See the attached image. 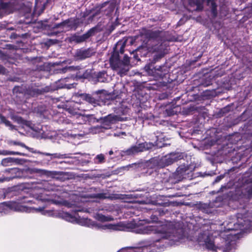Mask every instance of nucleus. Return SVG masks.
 Wrapping results in <instances>:
<instances>
[{
    "instance_id": "f257e3e1",
    "label": "nucleus",
    "mask_w": 252,
    "mask_h": 252,
    "mask_svg": "<svg viewBox=\"0 0 252 252\" xmlns=\"http://www.w3.org/2000/svg\"><path fill=\"white\" fill-rule=\"evenodd\" d=\"M158 218L152 216L151 220H139L130 222L125 226L123 223L98 225L94 223L92 227L116 231H130L141 234H154L152 240L139 242L136 247L122 249L118 252H161L168 246L177 244L182 235L174 228L172 223L161 224Z\"/></svg>"
},
{
    "instance_id": "f03ea898",
    "label": "nucleus",
    "mask_w": 252,
    "mask_h": 252,
    "mask_svg": "<svg viewBox=\"0 0 252 252\" xmlns=\"http://www.w3.org/2000/svg\"><path fill=\"white\" fill-rule=\"evenodd\" d=\"M230 220L224 232L220 233V236L223 239L222 243L224 245L216 246L214 238L208 232L198 236L197 240L199 244L204 246L208 250L215 252H229L232 249H235L238 233L233 231L252 229V214L250 213L244 216L238 214Z\"/></svg>"
},
{
    "instance_id": "7ed1b4c3",
    "label": "nucleus",
    "mask_w": 252,
    "mask_h": 252,
    "mask_svg": "<svg viewBox=\"0 0 252 252\" xmlns=\"http://www.w3.org/2000/svg\"><path fill=\"white\" fill-rule=\"evenodd\" d=\"M31 210V212L34 210L35 212H39L42 215L49 217H59L65 220L71 222L72 223H76L82 226H86L88 227H91L94 225V222L92 221L91 220L81 218L78 216H74L71 214L64 212L59 213L55 212L51 210H45L44 208L39 207L38 208H29Z\"/></svg>"
},
{
    "instance_id": "20e7f679",
    "label": "nucleus",
    "mask_w": 252,
    "mask_h": 252,
    "mask_svg": "<svg viewBox=\"0 0 252 252\" xmlns=\"http://www.w3.org/2000/svg\"><path fill=\"white\" fill-rule=\"evenodd\" d=\"M10 210L18 212H31L29 207L15 202H3L0 204V215L7 214Z\"/></svg>"
},
{
    "instance_id": "39448f33",
    "label": "nucleus",
    "mask_w": 252,
    "mask_h": 252,
    "mask_svg": "<svg viewBox=\"0 0 252 252\" xmlns=\"http://www.w3.org/2000/svg\"><path fill=\"white\" fill-rule=\"evenodd\" d=\"M152 146L153 145L151 143L145 142L131 146L130 148L126 150L121 151L120 152L116 151L115 153H119L121 157L123 158L126 156H132L139 152L151 149Z\"/></svg>"
},
{
    "instance_id": "423d86ee",
    "label": "nucleus",
    "mask_w": 252,
    "mask_h": 252,
    "mask_svg": "<svg viewBox=\"0 0 252 252\" xmlns=\"http://www.w3.org/2000/svg\"><path fill=\"white\" fill-rule=\"evenodd\" d=\"M110 64L112 67L117 70L121 76L125 75L129 70V65H127L121 62L119 59L117 54L113 55L110 59Z\"/></svg>"
},
{
    "instance_id": "0eeeda50",
    "label": "nucleus",
    "mask_w": 252,
    "mask_h": 252,
    "mask_svg": "<svg viewBox=\"0 0 252 252\" xmlns=\"http://www.w3.org/2000/svg\"><path fill=\"white\" fill-rule=\"evenodd\" d=\"M174 176L176 182H180L183 179H190L192 177L191 169L188 166L182 165L177 169Z\"/></svg>"
},
{
    "instance_id": "6e6552de",
    "label": "nucleus",
    "mask_w": 252,
    "mask_h": 252,
    "mask_svg": "<svg viewBox=\"0 0 252 252\" xmlns=\"http://www.w3.org/2000/svg\"><path fill=\"white\" fill-rule=\"evenodd\" d=\"M183 155L182 153H172L162 157L160 162L163 166H168L173 162L182 159Z\"/></svg>"
},
{
    "instance_id": "1a4fd4ad",
    "label": "nucleus",
    "mask_w": 252,
    "mask_h": 252,
    "mask_svg": "<svg viewBox=\"0 0 252 252\" xmlns=\"http://www.w3.org/2000/svg\"><path fill=\"white\" fill-rule=\"evenodd\" d=\"M78 25L79 22L78 20L70 19L56 25V28H61L62 32H65L71 29L75 30L78 26Z\"/></svg>"
},
{
    "instance_id": "9d476101",
    "label": "nucleus",
    "mask_w": 252,
    "mask_h": 252,
    "mask_svg": "<svg viewBox=\"0 0 252 252\" xmlns=\"http://www.w3.org/2000/svg\"><path fill=\"white\" fill-rule=\"evenodd\" d=\"M96 31V28H92L87 32L82 35H74L71 36L70 38V40L72 42H75L77 43L84 42L90 36L94 35Z\"/></svg>"
},
{
    "instance_id": "9b49d317",
    "label": "nucleus",
    "mask_w": 252,
    "mask_h": 252,
    "mask_svg": "<svg viewBox=\"0 0 252 252\" xmlns=\"http://www.w3.org/2000/svg\"><path fill=\"white\" fill-rule=\"evenodd\" d=\"M95 53V51L93 48L80 49L76 51L75 57L77 60H82L92 56Z\"/></svg>"
},
{
    "instance_id": "f8f14e48",
    "label": "nucleus",
    "mask_w": 252,
    "mask_h": 252,
    "mask_svg": "<svg viewBox=\"0 0 252 252\" xmlns=\"http://www.w3.org/2000/svg\"><path fill=\"white\" fill-rule=\"evenodd\" d=\"M164 66H156L148 71V73L156 78H162L167 72Z\"/></svg>"
},
{
    "instance_id": "ddd939ff",
    "label": "nucleus",
    "mask_w": 252,
    "mask_h": 252,
    "mask_svg": "<svg viewBox=\"0 0 252 252\" xmlns=\"http://www.w3.org/2000/svg\"><path fill=\"white\" fill-rule=\"evenodd\" d=\"M167 48L166 42H164L153 47L151 50L154 52H157V54L156 56L157 58H160L167 53Z\"/></svg>"
},
{
    "instance_id": "4468645a",
    "label": "nucleus",
    "mask_w": 252,
    "mask_h": 252,
    "mask_svg": "<svg viewBox=\"0 0 252 252\" xmlns=\"http://www.w3.org/2000/svg\"><path fill=\"white\" fill-rule=\"evenodd\" d=\"M140 35L141 37L148 39V42H150V43H154L155 40H157L158 33L156 32L143 29L142 30Z\"/></svg>"
},
{
    "instance_id": "2eb2a0df",
    "label": "nucleus",
    "mask_w": 252,
    "mask_h": 252,
    "mask_svg": "<svg viewBox=\"0 0 252 252\" xmlns=\"http://www.w3.org/2000/svg\"><path fill=\"white\" fill-rule=\"evenodd\" d=\"M115 4L113 2H105L99 7V12L104 15H109L114 10Z\"/></svg>"
},
{
    "instance_id": "dca6fc26",
    "label": "nucleus",
    "mask_w": 252,
    "mask_h": 252,
    "mask_svg": "<svg viewBox=\"0 0 252 252\" xmlns=\"http://www.w3.org/2000/svg\"><path fill=\"white\" fill-rule=\"evenodd\" d=\"M60 82L62 84L61 88L71 89L75 87L74 78L73 77L65 78L60 80Z\"/></svg>"
},
{
    "instance_id": "f3484780",
    "label": "nucleus",
    "mask_w": 252,
    "mask_h": 252,
    "mask_svg": "<svg viewBox=\"0 0 252 252\" xmlns=\"http://www.w3.org/2000/svg\"><path fill=\"white\" fill-rule=\"evenodd\" d=\"M80 104L77 102H71L68 105V108L67 109V111L69 113L72 115H75L79 114V111L80 110H83L79 106Z\"/></svg>"
},
{
    "instance_id": "a211bd4d",
    "label": "nucleus",
    "mask_w": 252,
    "mask_h": 252,
    "mask_svg": "<svg viewBox=\"0 0 252 252\" xmlns=\"http://www.w3.org/2000/svg\"><path fill=\"white\" fill-rule=\"evenodd\" d=\"M49 91V88L46 87L44 89H39L38 88H32L27 91V94L32 96H37V95L42 94L44 92H47Z\"/></svg>"
},
{
    "instance_id": "6ab92c4d",
    "label": "nucleus",
    "mask_w": 252,
    "mask_h": 252,
    "mask_svg": "<svg viewBox=\"0 0 252 252\" xmlns=\"http://www.w3.org/2000/svg\"><path fill=\"white\" fill-rule=\"evenodd\" d=\"M43 194L39 196L38 197V199L39 200H41L43 201H51L53 203L56 204H62L63 205L67 206L68 207H69V204L67 203L66 201L63 200H56V199H51L49 197H44Z\"/></svg>"
},
{
    "instance_id": "aec40b11",
    "label": "nucleus",
    "mask_w": 252,
    "mask_h": 252,
    "mask_svg": "<svg viewBox=\"0 0 252 252\" xmlns=\"http://www.w3.org/2000/svg\"><path fill=\"white\" fill-rule=\"evenodd\" d=\"M198 208L200 211L206 214L212 213L213 211V207L210 203H200L198 205Z\"/></svg>"
},
{
    "instance_id": "412c9836",
    "label": "nucleus",
    "mask_w": 252,
    "mask_h": 252,
    "mask_svg": "<svg viewBox=\"0 0 252 252\" xmlns=\"http://www.w3.org/2000/svg\"><path fill=\"white\" fill-rule=\"evenodd\" d=\"M94 218L98 220V221H102V222H105V221H110L113 220V217L109 216H104L101 214H96L94 216Z\"/></svg>"
},
{
    "instance_id": "4be33fe9",
    "label": "nucleus",
    "mask_w": 252,
    "mask_h": 252,
    "mask_svg": "<svg viewBox=\"0 0 252 252\" xmlns=\"http://www.w3.org/2000/svg\"><path fill=\"white\" fill-rule=\"evenodd\" d=\"M189 4L191 5H195L196 6V10L200 11L203 9V3L204 0H196L194 1L193 0H187Z\"/></svg>"
},
{
    "instance_id": "5701e85b",
    "label": "nucleus",
    "mask_w": 252,
    "mask_h": 252,
    "mask_svg": "<svg viewBox=\"0 0 252 252\" xmlns=\"http://www.w3.org/2000/svg\"><path fill=\"white\" fill-rule=\"evenodd\" d=\"M118 120V117L114 115H109L107 117L104 118V123L108 124L107 125L109 126V124L110 123H114L115 121Z\"/></svg>"
},
{
    "instance_id": "b1692460",
    "label": "nucleus",
    "mask_w": 252,
    "mask_h": 252,
    "mask_svg": "<svg viewBox=\"0 0 252 252\" xmlns=\"http://www.w3.org/2000/svg\"><path fill=\"white\" fill-rule=\"evenodd\" d=\"M94 162L95 164H101L105 162L104 155L100 154L97 155L94 159Z\"/></svg>"
},
{
    "instance_id": "393cba45",
    "label": "nucleus",
    "mask_w": 252,
    "mask_h": 252,
    "mask_svg": "<svg viewBox=\"0 0 252 252\" xmlns=\"http://www.w3.org/2000/svg\"><path fill=\"white\" fill-rule=\"evenodd\" d=\"M81 97L91 104L93 105L96 104L95 99L89 94H82L81 95Z\"/></svg>"
},
{
    "instance_id": "a878e982",
    "label": "nucleus",
    "mask_w": 252,
    "mask_h": 252,
    "mask_svg": "<svg viewBox=\"0 0 252 252\" xmlns=\"http://www.w3.org/2000/svg\"><path fill=\"white\" fill-rule=\"evenodd\" d=\"M106 76L104 71L98 72L96 75L97 81L100 82H105L106 80Z\"/></svg>"
},
{
    "instance_id": "bb28decb",
    "label": "nucleus",
    "mask_w": 252,
    "mask_h": 252,
    "mask_svg": "<svg viewBox=\"0 0 252 252\" xmlns=\"http://www.w3.org/2000/svg\"><path fill=\"white\" fill-rule=\"evenodd\" d=\"M0 155H21L24 156V154H22L21 153L18 152H13V151H0Z\"/></svg>"
},
{
    "instance_id": "cd10ccee",
    "label": "nucleus",
    "mask_w": 252,
    "mask_h": 252,
    "mask_svg": "<svg viewBox=\"0 0 252 252\" xmlns=\"http://www.w3.org/2000/svg\"><path fill=\"white\" fill-rule=\"evenodd\" d=\"M0 119L1 121L7 126H9L10 129L12 130L15 128V126L12 125L9 121L7 120L6 118L3 116L0 115Z\"/></svg>"
},
{
    "instance_id": "c85d7f7f",
    "label": "nucleus",
    "mask_w": 252,
    "mask_h": 252,
    "mask_svg": "<svg viewBox=\"0 0 252 252\" xmlns=\"http://www.w3.org/2000/svg\"><path fill=\"white\" fill-rule=\"evenodd\" d=\"M33 170L34 172L41 173L42 174H47V175H53L54 174H53V173L54 172L48 171H47L45 170H42V169H38V168H34V169H33Z\"/></svg>"
},
{
    "instance_id": "c756f323",
    "label": "nucleus",
    "mask_w": 252,
    "mask_h": 252,
    "mask_svg": "<svg viewBox=\"0 0 252 252\" xmlns=\"http://www.w3.org/2000/svg\"><path fill=\"white\" fill-rule=\"evenodd\" d=\"M20 146L22 147H24V148H26V149L29 150L30 152L32 153H38V154H41V155H42V153H43V152H39V151H37L36 150H34L33 148H30V147H29L27 146L24 143H20Z\"/></svg>"
},
{
    "instance_id": "7c9ffc66",
    "label": "nucleus",
    "mask_w": 252,
    "mask_h": 252,
    "mask_svg": "<svg viewBox=\"0 0 252 252\" xmlns=\"http://www.w3.org/2000/svg\"><path fill=\"white\" fill-rule=\"evenodd\" d=\"M13 161V159L11 158H7L3 159L1 160V164L3 166H8L9 165V163H11Z\"/></svg>"
},
{
    "instance_id": "2f4dec72",
    "label": "nucleus",
    "mask_w": 252,
    "mask_h": 252,
    "mask_svg": "<svg viewBox=\"0 0 252 252\" xmlns=\"http://www.w3.org/2000/svg\"><path fill=\"white\" fill-rule=\"evenodd\" d=\"M246 189L247 190L248 195H252V179L250 182L248 184Z\"/></svg>"
},
{
    "instance_id": "473e14b6",
    "label": "nucleus",
    "mask_w": 252,
    "mask_h": 252,
    "mask_svg": "<svg viewBox=\"0 0 252 252\" xmlns=\"http://www.w3.org/2000/svg\"><path fill=\"white\" fill-rule=\"evenodd\" d=\"M96 196L100 199L109 198L110 196L105 193H100L96 195Z\"/></svg>"
},
{
    "instance_id": "72a5a7b5",
    "label": "nucleus",
    "mask_w": 252,
    "mask_h": 252,
    "mask_svg": "<svg viewBox=\"0 0 252 252\" xmlns=\"http://www.w3.org/2000/svg\"><path fill=\"white\" fill-rule=\"evenodd\" d=\"M18 177H19L18 176L15 175V176H13L10 177L1 178H0V182H2L4 181H8L13 178H18Z\"/></svg>"
},
{
    "instance_id": "f704fd0d",
    "label": "nucleus",
    "mask_w": 252,
    "mask_h": 252,
    "mask_svg": "<svg viewBox=\"0 0 252 252\" xmlns=\"http://www.w3.org/2000/svg\"><path fill=\"white\" fill-rule=\"evenodd\" d=\"M70 154H57V156L56 158L59 159H63V158H70Z\"/></svg>"
},
{
    "instance_id": "c9c22d12",
    "label": "nucleus",
    "mask_w": 252,
    "mask_h": 252,
    "mask_svg": "<svg viewBox=\"0 0 252 252\" xmlns=\"http://www.w3.org/2000/svg\"><path fill=\"white\" fill-rule=\"evenodd\" d=\"M57 154L58 153L50 154V153H42V155H45V156H50L51 159H52L53 158H56L57 156Z\"/></svg>"
},
{
    "instance_id": "e433bc0d",
    "label": "nucleus",
    "mask_w": 252,
    "mask_h": 252,
    "mask_svg": "<svg viewBox=\"0 0 252 252\" xmlns=\"http://www.w3.org/2000/svg\"><path fill=\"white\" fill-rule=\"evenodd\" d=\"M134 165H136L135 164H129L126 166H123L120 168V169L123 170H128L131 167H132Z\"/></svg>"
},
{
    "instance_id": "4c0bfd02",
    "label": "nucleus",
    "mask_w": 252,
    "mask_h": 252,
    "mask_svg": "<svg viewBox=\"0 0 252 252\" xmlns=\"http://www.w3.org/2000/svg\"><path fill=\"white\" fill-rule=\"evenodd\" d=\"M211 5H212V13L215 15L216 14V5L215 3L213 1H211Z\"/></svg>"
},
{
    "instance_id": "58836bf2",
    "label": "nucleus",
    "mask_w": 252,
    "mask_h": 252,
    "mask_svg": "<svg viewBox=\"0 0 252 252\" xmlns=\"http://www.w3.org/2000/svg\"><path fill=\"white\" fill-rule=\"evenodd\" d=\"M121 61L127 65H129V60L128 57L127 56L125 55L124 57L123 60Z\"/></svg>"
},
{
    "instance_id": "ea45409f",
    "label": "nucleus",
    "mask_w": 252,
    "mask_h": 252,
    "mask_svg": "<svg viewBox=\"0 0 252 252\" xmlns=\"http://www.w3.org/2000/svg\"><path fill=\"white\" fill-rule=\"evenodd\" d=\"M114 136H117V137H122L123 135L126 136V134L125 132H120L114 133Z\"/></svg>"
},
{
    "instance_id": "a19ab883",
    "label": "nucleus",
    "mask_w": 252,
    "mask_h": 252,
    "mask_svg": "<svg viewBox=\"0 0 252 252\" xmlns=\"http://www.w3.org/2000/svg\"><path fill=\"white\" fill-rule=\"evenodd\" d=\"M166 111L167 115H168V116L172 115H173L175 113L174 111L172 109V110H168V109H167L166 110Z\"/></svg>"
},
{
    "instance_id": "79ce46f5",
    "label": "nucleus",
    "mask_w": 252,
    "mask_h": 252,
    "mask_svg": "<svg viewBox=\"0 0 252 252\" xmlns=\"http://www.w3.org/2000/svg\"><path fill=\"white\" fill-rule=\"evenodd\" d=\"M10 170L12 173H17V172H19V169L18 168H13L10 169Z\"/></svg>"
},
{
    "instance_id": "37998d69",
    "label": "nucleus",
    "mask_w": 252,
    "mask_h": 252,
    "mask_svg": "<svg viewBox=\"0 0 252 252\" xmlns=\"http://www.w3.org/2000/svg\"><path fill=\"white\" fill-rule=\"evenodd\" d=\"M5 72V69L4 68L0 65V73L3 74Z\"/></svg>"
},
{
    "instance_id": "c03bdc74",
    "label": "nucleus",
    "mask_w": 252,
    "mask_h": 252,
    "mask_svg": "<svg viewBox=\"0 0 252 252\" xmlns=\"http://www.w3.org/2000/svg\"><path fill=\"white\" fill-rule=\"evenodd\" d=\"M222 178V176H218L215 180V182H219Z\"/></svg>"
},
{
    "instance_id": "a18cd8bd",
    "label": "nucleus",
    "mask_w": 252,
    "mask_h": 252,
    "mask_svg": "<svg viewBox=\"0 0 252 252\" xmlns=\"http://www.w3.org/2000/svg\"><path fill=\"white\" fill-rule=\"evenodd\" d=\"M54 188H55L54 187H53V186H51V187H47L46 189H47V190H54Z\"/></svg>"
},
{
    "instance_id": "49530a36",
    "label": "nucleus",
    "mask_w": 252,
    "mask_h": 252,
    "mask_svg": "<svg viewBox=\"0 0 252 252\" xmlns=\"http://www.w3.org/2000/svg\"><path fill=\"white\" fill-rule=\"evenodd\" d=\"M69 135L71 136H73V137H76L77 136H80V134H72V133H70Z\"/></svg>"
},
{
    "instance_id": "de8ad7c7",
    "label": "nucleus",
    "mask_w": 252,
    "mask_h": 252,
    "mask_svg": "<svg viewBox=\"0 0 252 252\" xmlns=\"http://www.w3.org/2000/svg\"><path fill=\"white\" fill-rule=\"evenodd\" d=\"M114 153V152L112 151V150H110L109 152V155H113Z\"/></svg>"
},
{
    "instance_id": "09e8293b",
    "label": "nucleus",
    "mask_w": 252,
    "mask_h": 252,
    "mask_svg": "<svg viewBox=\"0 0 252 252\" xmlns=\"http://www.w3.org/2000/svg\"><path fill=\"white\" fill-rule=\"evenodd\" d=\"M22 143L21 142H14V145H18L20 146V144Z\"/></svg>"
},
{
    "instance_id": "8fccbe9b",
    "label": "nucleus",
    "mask_w": 252,
    "mask_h": 252,
    "mask_svg": "<svg viewBox=\"0 0 252 252\" xmlns=\"http://www.w3.org/2000/svg\"><path fill=\"white\" fill-rule=\"evenodd\" d=\"M79 118H81L82 119H83L86 118L84 117L83 116H79Z\"/></svg>"
},
{
    "instance_id": "3c124183",
    "label": "nucleus",
    "mask_w": 252,
    "mask_h": 252,
    "mask_svg": "<svg viewBox=\"0 0 252 252\" xmlns=\"http://www.w3.org/2000/svg\"><path fill=\"white\" fill-rule=\"evenodd\" d=\"M120 52H121V53H123V50L121 49V50H120Z\"/></svg>"
},
{
    "instance_id": "603ef678",
    "label": "nucleus",
    "mask_w": 252,
    "mask_h": 252,
    "mask_svg": "<svg viewBox=\"0 0 252 252\" xmlns=\"http://www.w3.org/2000/svg\"><path fill=\"white\" fill-rule=\"evenodd\" d=\"M210 0H207V1H208L207 2H208V3H209V1H210Z\"/></svg>"
}]
</instances>
